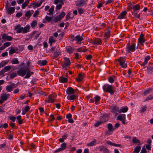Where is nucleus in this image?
I'll list each match as a JSON object with an SVG mask.
<instances>
[{"label":"nucleus","instance_id":"nucleus-1","mask_svg":"<svg viewBox=\"0 0 153 153\" xmlns=\"http://www.w3.org/2000/svg\"><path fill=\"white\" fill-rule=\"evenodd\" d=\"M17 74L22 76H24L26 74V75L24 77L25 79L29 78L31 75L33 74V72H31L30 71L29 67L25 68V69L20 68L17 71Z\"/></svg>","mask_w":153,"mask_h":153},{"label":"nucleus","instance_id":"nucleus-2","mask_svg":"<svg viewBox=\"0 0 153 153\" xmlns=\"http://www.w3.org/2000/svg\"><path fill=\"white\" fill-rule=\"evenodd\" d=\"M102 88L104 92H109L111 94H114V91L113 89V87L111 85L106 84L103 86Z\"/></svg>","mask_w":153,"mask_h":153},{"label":"nucleus","instance_id":"nucleus-3","mask_svg":"<svg viewBox=\"0 0 153 153\" xmlns=\"http://www.w3.org/2000/svg\"><path fill=\"white\" fill-rule=\"evenodd\" d=\"M30 26L29 25H27L24 27H22L19 28L17 30V32L18 33L22 32L23 33H25L29 31Z\"/></svg>","mask_w":153,"mask_h":153},{"label":"nucleus","instance_id":"nucleus-4","mask_svg":"<svg viewBox=\"0 0 153 153\" xmlns=\"http://www.w3.org/2000/svg\"><path fill=\"white\" fill-rule=\"evenodd\" d=\"M43 0H40L36 2H33L31 3L29 5L30 7L35 9L40 7L43 2Z\"/></svg>","mask_w":153,"mask_h":153},{"label":"nucleus","instance_id":"nucleus-5","mask_svg":"<svg viewBox=\"0 0 153 153\" xmlns=\"http://www.w3.org/2000/svg\"><path fill=\"white\" fill-rule=\"evenodd\" d=\"M7 13L9 14H12L15 11V7H10V5L7 4L5 5Z\"/></svg>","mask_w":153,"mask_h":153},{"label":"nucleus","instance_id":"nucleus-6","mask_svg":"<svg viewBox=\"0 0 153 153\" xmlns=\"http://www.w3.org/2000/svg\"><path fill=\"white\" fill-rule=\"evenodd\" d=\"M126 59L125 57H121L119 59V62L120 63V64L123 68H125L127 67V65L125 63Z\"/></svg>","mask_w":153,"mask_h":153},{"label":"nucleus","instance_id":"nucleus-7","mask_svg":"<svg viewBox=\"0 0 153 153\" xmlns=\"http://www.w3.org/2000/svg\"><path fill=\"white\" fill-rule=\"evenodd\" d=\"M63 0H55L54 1V3L55 4H57L59 3H60L57 5L56 6V9L59 10L61 9L62 6V4H63Z\"/></svg>","mask_w":153,"mask_h":153},{"label":"nucleus","instance_id":"nucleus-8","mask_svg":"<svg viewBox=\"0 0 153 153\" xmlns=\"http://www.w3.org/2000/svg\"><path fill=\"white\" fill-rule=\"evenodd\" d=\"M66 148V144L65 143H62L61 146V147L58 148V149L56 150L55 152L54 153L58 152H59L62 151V150H64Z\"/></svg>","mask_w":153,"mask_h":153},{"label":"nucleus","instance_id":"nucleus-9","mask_svg":"<svg viewBox=\"0 0 153 153\" xmlns=\"http://www.w3.org/2000/svg\"><path fill=\"white\" fill-rule=\"evenodd\" d=\"M16 87V86L15 85V83H13L10 85L7 86L6 87V89L8 92H10Z\"/></svg>","mask_w":153,"mask_h":153},{"label":"nucleus","instance_id":"nucleus-10","mask_svg":"<svg viewBox=\"0 0 153 153\" xmlns=\"http://www.w3.org/2000/svg\"><path fill=\"white\" fill-rule=\"evenodd\" d=\"M111 110L112 112L116 114L117 112L119 113L120 110L118 107L115 105H112L111 108Z\"/></svg>","mask_w":153,"mask_h":153},{"label":"nucleus","instance_id":"nucleus-11","mask_svg":"<svg viewBox=\"0 0 153 153\" xmlns=\"http://www.w3.org/2000/svg\"><path fill=\"white\" fill-rule=\"evenodd\" d=\"M135 45L133 44L130 46H128L127 48V49L126 50L127 52L128 53H129L130 51H134L135 49Z\"/></svg>","mask_w":153,"mask_h":153},{"label":"nucleus","instance_id":"nucleus-12","mask_svg":"<svg viewBox=\"0 0 153 153\" xmlns=\"http://www.w3.org/2000/svg\"><path fill=\"white\" fill-rule=\"evenodd\" d=\"M2 36V39L4 40H7L8 41H11L13 39V38L11 36L7 35L5 33L1 34Z\"/></svg>","mask_w":153,"mask_h":153},{"label":"nucleus","instance_id":"nucleus-13","mask_svg":"<svg viewBox=\"0 0 153 153\" xmlns=\"http://www.w3.org/2000/svg\"><path fill=\"white\" fill-rule=\"evenodd\" d=\"M86 2L84 0H79L76 2V5L78 7H81L85 4Z\"/></svg>","mask_w":153,"mask_h":153},{"label":"nucleus","instance_id":"nucleus-14","mask_svg":"<svg viewBox=\"0 0 153 153\" xmlns=\"http://www.w3.org/2000/svg\"><path fill=\"white\" fill-rule=\"evenodd\" d=\"M108 119V115L107 114L103 115L100 117V120L102 121L103 123L106 122Z\"/></svg>","mask_w":153,"mask_h":153},{"label":"nucleus","instance_id":"nucleus-15","mask_svg":"<svg viewBox=\"0 0 153 153\" xmlns=\"http://www.w3.org/2000/svg\"><path fill=\"white\" fill-rule=\"evenodd\" d=\"M99 150L100 151H103V153H110L109 150L103 146H100L99 148Z\"/></svg>","mask_w":153,"mask_h":153},{"label":"nucleus","instance_id":"nucleus-16","mask_svg":"<svg viewBox=\"0 0 153 153\" xmlns=\"http://www.w3.org/2000/svg\"><path fill=\"white\" fill-rule=\"evenodd\" d=\"M145 40L144 39V35L143 34H141L140 37L138 39V42L141 44L144 42Z\"/></svg>","mask_w":153,"mask_h":153},{"label":"nucleus","instance_id":"nucleus-17","mask_svg":"<svg viewBox=\"0 0 153 153\" xmlns=\"http://www.w3.org/2000/svg\"><path fill=\"white\" fill-rule=\"evenodd\" d=\"M93 44L100 45L102 43L101 40L100 38H97L93 40L91 42Z\"/></svg>","mask_w":153,"mask_h":153},{"label":"nucleus","instance_id":"nucleus-18","mask_svg":"<svg viewBox=\"0 0 153 153\" xmlns=\"http://www.w3.org/2000/svg\"><path fill=\"white\" fill-rule=\"evenodd\" d=\"M54 97L51 94L48 96V101H47L45 100V101L46 102H48L50 103H52L54 101Z\"/></svg>","mask_w":153,"mask_h":153},{"label":"nucleus","instance_id":"nucleus-19","mask_svg":"<svg viewBox=\"0 0 153 153\" xmlns=\"http://www.w3.org/2000/svg\"><path fill=\"white\" fill-rule=\"evenodd\" d=\"M66 92L69 95L74 94L75 91L72 88L69 87L67 89Z\"/></svg>","mask_w":153,"mask_h":153},{"label":"nucleus","instance_id":"nucleus-20","mask_svg":"<svg viewBox=\"0 0 153 153\" xmlns=\"http://www.w3.org/2000/svg\"><path fill=\"white\" fill-rule=\"evenodd\" d=\"M126 119V115L125 114H121L118 115L117 117V120L121 121Z\"/></svg>","mask_w":153,"mask_h":153},{"label":"nucleus","instance_id":"nucleus-21","mask_svg":"<svg viewBox=\"0 0 153 153\" xmlns=\"http://www.w3.org/2000/svg\"><path fill=\"white\" fill-rule=\"evenodd\" d=\"M74 51V49L71 46H68L66 48L65 51L68 52L70 54L72 53H73Z\"/></svg>","mask_w":153,"mask_h":153},{"label":"nucleus","instance_id":"nucleus-22","mask_svg":"<svg viewBox=\"0 0 153 153\" xmlns=\"http://www.w3.org/2000/svg\"><path fill=\"white\" fill-rule=\"evenodd\" d=\"M60 20H43V22L44 23L47 22H51L53 24V22H58V20L60 21Z\"/></svg>","mask_w":153,"mask_h":153},{"label":"nucleus","instance_id":"nucleus-23","mask_svg":"<svg viewBox=\"0 0 153 153\" xmlns=\"http://www.w3.org/2000/svg\"><path fill=\"white\" fill-rule=\"evenodd\" d=\"M60 54L59 49L57 48L56 51L54 52L53 58H56L58 57Z\"/></svg>","mask_w":153,"mask_h":153},{"label":"nucleus","instance_id":"nucleus-24","mask_svg":"<svg viewBox=\"0 0 153 153\" xmlns=\"http://www.w3.org/2000/svg\"><path fill=\"white\" fill-rule=\"evenodd\" d=\"M131 8H132L134 10L136 11L139 10L140 8V6L138 4L135 5H131Z\"/></svg>","mask_w":153,"mask_h":153},{"label":"nucleus","instance_id":"nucleus-25","mask_svg":"<svg viewBox=\"0 0 153 153\" xmlns=\"http://www.w3.org/2000/svg\"><path fill=\"white\" fill-rule=\"evenodd\" d=\"M47 63V61L46 60H39L37 62V63L40 65H45Z\"/></svg>","mask_w":153,"mask_h":153},{"label":"nucleus","instance_id":"nucleus-26","mask_svg":"<svg viewBox=\"0 0 153 153\" xmlns=\"http://www.w3.org/2000/svg\"><path fill=\"white\" fill-rule=\"evenodd\" d=\"M150 59V57L149 56H147L145 58L144 61L141 65L142 66H144L146 65L148 62V61Z\"/></svg>","mask_w":153,"mask_h":153},{"label":"nucleus","instance_id":"nucleus-27","mask_svg":"<svg viewBox=\"0 0 153 153\" xmlns=\"http://www.w3.org/2000/svg\"><path fill=\"white\" fill-rule=\"evenodd\" d=\"M29 3V0H26L22 5V8L23 9H25Z\"/></svg>","mask_w":153,"mask_h":153},{"label":"nucleus","instance_id":"nucleus-28","mask_svg":"<svg viewBox=\"0 0 153 153\" xmlns=\"http://www.w3.org/2000/svg\"><path fill=\"white\" fill-rule=\"evenodd\" d=\"M18 49L17 48H11L9 51V54L11 55L12 54L15 53L16 51H17Z\"/></svg>","mask_w":153,"mask_h":153},{"label":"nucleus","instance_id":"nucleus-29","mask_svg":"<svg viewBox=\"0 0 153 153\" xmlns=\"http://www.w3.org/2000/svg\"><path fill=\"white\" fill-rule=\"evenodd\" d=\"M126 11H124L122 12L120 14V15L119 16V18L120 19H125L126 18L125 16L126 14Z\"/></svg>","mask_w":153,"mask_h":153},{"label":"nucleus","instance_id":"nucleus-30","mask_svg":"<svg viewBox=\"0 0 153 153\" xmlns=\"http://www.w3.org/2000/svg\"><path fill=\"white\" fill-rule=\"evenodd\" d=\"M147 71L149 74H153V67H148Z\"/></svg>","mask_w":153,"mask_h":153},{"label":"nucleus","instance_id":"nucleus-31","mask_svg":"<svg viewBox=\"0 0 153 153\" xmlns=\"http://www.w3.org/2000/svg\"><path fill=\"white\" fill-rule=\"evenodd\" d=\"M128 109V108L127 107H122L120 109V110L119 113H120L121 112L123 113L126 112L127 111Z\"/></svg>","mask_w":153,"mask_h":153},{"label":"nucleus","instance_id":"nucleus-32","mask_svg":"<svg viewBox=\"0 0 153 153\" xmlns=\"http://www.w3.org/2000/svg\"><path fill=\"white\" fill-rule=\"evenodd\" d=\"M54 6H52L51 8L47 12V13L48 14L51 15L52 14L54 11Z\"/></svg>","mask_w":153,"mask_h":153},{"label":"nucleus","instance_id":"nucleus-33","mask_svg":"<svg viewBox=\"0 0 153 153\" xmlns=\"http://www.w3.org/2000/svg\"><path fill=\"white\" fill-rule=\"evenodd\" d=\"M76 41L77 42H80L83 39L82 36H80L79 35H77L75 37Z\"/></svg>","mask_w":153,"mask_h":153},{"label":"nucleus","instance_id":"nucleus-34","mask_svg":"<svg viewBox=\"0 0 153 153\" xmlns=\"http://www.w3.org/2000/svg\"><path fill=\"white\" fill-rule=\"evenodd\" d=\"M49 43L50 44V45L52 46V44L55 42V39H53V36H52L50 37L49 39Z\"/></svg>","mask_w":153,"mask_h":153},{"label":"nucleus","instance_id":"nucleus-35","mask_svg":"<svg viewBox=\"0 0 153 153\" xmlns=\"http://www.w3.org/2000/svg\"><path fill=\"white\" fill-rule=\"evenodd\" d=\"M110 31L109 30H108L107 32L105 33V39H108L110 37Z\"/></svg>","mask_w":153,"mask_h":153},{"label":"nucleus","instance_id":"nucleus-36","mask_svg":"<svg viewBox=\"0 0 153 153\" xmlns=\"http://www.w3.org/2000/svg\"><path fill=\"white\" fill-rule=\"evenodd\" d=\"M97 143V142L96 140H94L92 141L91 142L87 144V146H95Z\"/></svg>","mask_w":153,"mask_h":153},{"label":"nucleus","instance_id":"nucleus-37","mask_svg":"<svg viewBox=\"0 0 153 153\" xmlns=\"http://www.w3.org/2000/svg\"><path fill=\"white\" fill-rule=\"evenodd\" d=\"M11 62L13 64H16L19 63V62L16 58L13 59L11 61Z\"/></svg>","mask_w":153,"mask_h":153},{"label":"nucleus","instance_id":"nucleus-38","mask_svg":"<svg viewBox=\"0 0 153 153\" xmlns=\"http://www.w3.org/2000/svg\"><path fill=\"white\" fill-rule=\"evenodd\" d=\"M141 149V147L140 146L136 147L134 149L133 153H138Z\"/></svg>","mask_w":153,"mask_h":153},{"label":"nucleus","instance_id":"nucleus-39","mask_svg":"<svg viewBox=\"0 0 153 153\" xmlns=\"http://www.w3.org/2000/svg\"><path fill=\"white\" fill-rule=\"evenodd\" d=\"M59 80L61 81V82L65 83L67 82L68 79L62 76L60 77Z\"/></svg>","mask_w":153,"mask_h":153},{"label":"nucleus","instance_id":"nucleus-40","mask_svg":"<svg viewBox=\"0 0 153 153\" xmlns=\"http://www.w3.org/2000/svg\"><path fill=\"white\" fill-rule=\"evenodd\" d=\"M7 97H8L7 94H3L1 96V99L3 100L4 101H5L7 100Z\"/></svg>","mask_w":153,"mask_h":153},{"label":"nucleus","instance_id":"nucleus-41","mask_svg":"<svg viewBox=\"0 0 153 153\" xmlns=\"http://www.w3.org/2000/svg\"><path fill=\"white\" fill-rule=\"evenodd\" d=\"M64 59L65 61V63L67 65H68L69 66L71 64V62L70 60L68 58L65 57L64 58Z\"/></svg>","mask_w":153,"mask_h":153},{"label":"nucleus","instance_id":"nucleus-42","mask_svg":"<svg viewBox=\"0 0 153 153\" xmlns=\"http://www.w3.org/2000/svg\"><path fill=\"white\" fill-rule=\"evenodd\" d=\"M76 98V96L75 95H73L70 96H68L67 97L68 100H73L75 99Z\"/></svg>","mask_w":153,"mask_h":153},{"label":"nucleus","instance_id":"nucleus-43","mask_svg":"<svg viewBox=\"0 0 153 153\" xmlns=\"http://www.w3.org/2000/svg\"><path fill=\"white\" fill-rule=\"evenodd\" d=\"M108 128L109 131H113L115 128H113V126L111 123H109L108 125Z\"/></svg>","mask_w":153,"mask_h":153},{"label":"nucleus","instance_id":"nucleus-44","mask_svg":"<svg viewBox=\"0 0 153 153\" xmlns=\"http://www.w3.org/2000/svg\"><path fill=\"white\" fill-rule=\"evenodd\" d=\"M17 74L15 72H12L10 75V78L11 79H13L16 76Z\"/></svg>","mask_w":153,"mask_h":153},{"label":"nucleus","instance_id":"nucleus-45","mask_svg":"<svg viewBox=\"0 0 153 153\" xmlns=\"http://www.w3.org/2000/svg\"><path fill=\"white\" fill-rule=\"evenodd\" d=\"M8 61H3L0 64V67H2L4 66L5 65L7 64Z\"/></svg>","mask_w":153,"mask_h":153},{"label":"nucleus","instance_id":"nucleus-46","mask_svg":"<svg viewBox=\"0 0 153 153\" xmlns=\"http://www.w3.org/2000/svg\"><path fill=\"white\" fill-rule=\"evenodd\" d=\"M132 142L134 143H140V141L137 139L136 137H134L133 138L132 140Z\"/></svg>","mask_w":153,"mask_h":153},{"label":"nucleus","instance_id":"nucleus-47","mask_svg":"<svg viewBox=\"0 0 153 153\" xmlns=\"http://www.w3.org/2000/svg\"><path fill=\"white\" fill-rule=\"evenodd\" d=\"M40 12V11L39 10H36L35 11L34 14H33V16L35 17H36L38 16V15H39V14Z\"/></svg>","mask_w":153,"mask_h":153},{"label":"nucleus","instance_id":"nucleus-48","mask_svg":"<svg viewBox=\"0 0 153 153\" xmlns=\"http://www.w3.org/2000/svg\"><path fill=\"white\" fill-rule=\"evenodd\" d=\"M82 74H80L78 75V77L76 79V80L78 82H80L82 81Z\"/></svg>","mask_w":153,"mask_h":153},{"label":"nucleus","instance_id":"nucleus-49","mask_svg":"<svg viewBox=\"0 0 153 153\" xmlns=\"http://www.w3.org/2000/svg\"><path fill=\"white\" fill-rule=\"evenodd\" d=\"M95 100V103L97 104L98 102L100 99V97L98 96L97 95L94 97Z\"/></svg>","mask_w":153,"mask_h":153},{"label":"nucleus","instance_id":"nucleus-50","mask_svg":"<svg viewBox=\"0 0 153 153\" xmlns=\"http://www.w3.org/2000/svg\"><path fill=\"white\" fill-rule=\"evenodd\" d=\"M31 15L32 14L30 11H26L25 13V16L26 17H27L28 18H30Z\"/></svg>","mask_w":153,"mask_h":153},{"label":"nucleus","instance_id":"nucleus-51","mask_svg":"<svg viewBox=\"0 0 153 153\" xmlns=\"http://www.w3.org/2000/svg\"><path fill=\"white\" fill-rule=\"evenodd\" d=\"M65 15V13L63 12H62L59 15V19H62L64 18Z\"/></svg>","mask_w":153,"mask_h":153},{"label":"nucleus","instance_id":"nucleus-52","mask_svg":"<svg viewBox=\"0 0 153 153\" xmlns=\"http://www.w3.org/2000/svg\"><path fill=\"white\" fill-rule=\"evenodd\" d=\"M153 99V95H151L148 96L145 100V101H148Z\"/></svg>","mask_w":153,"mask_h":153},{"label":"nucleus","instance_id":"nucleus-53","mask_svg":"<svg viewBox=\"0 0 153 153\" xmlns=\"http://www.w3.org/2000/svg\"><path fill=\"white\" fill-rule=\"evenodd\" d=\"M11 68V66L10 65H8L5 66L4 67L3 70L5 71V72L8 71Z\"/></svg>","mask_w":153,"mask_h":153},{"label":"nucleus","instance_id":"nucleus-54","mask_svg":"<svg viewBox=\"0 0 153 153\" xmlns=\"http://www.w3.org/2000/svg\"><path fill=\"white\" fill-rule=\"evenodd\" d=\"M103 123V122L102 121H101L97 122L95 124L94 126L95 127H98L102 123Z\"/></svg>","mask_w":153,"mask_h":153},{"label":"nucleus","instance_id":"nucleus-55","mask_svg":"<svg viewBox=\"0 0 153 153\" xmlns=\"http://www.w3.org/2000/svg\"><path fill=\"white\" fill-rule=\"evenodd\" d=\"M152 91V89L151 88H149L147 90L145 91L144 92L143 94L144 95H146L147 94H149L150 92Z\"/></svg>","mask_w":153,"mask_h":153},{"label":"nucleus","instance_id":"nucleus-56","mask_svg":"<svg viewBox=\"0 0 153 153\" xmlns=\"http://www.w3.org/2000/svg\"><path fill=\"white\" fill-rule=\"evenodd\" d=\"M37 22L36 21H33L31 24V25L33 27H35L37 25Z\"/></svg>","mask_w":153,"mask_h":153},{"label":"nucleus","instance_id":"nucleus-57","mask_svg":"<svg viewBox=\"0 0 153 153\" xmlns=\"http://www.w3.org/2000/svg\"><path fill=\"white\" fill-rule=\"evenodd\" d=\"M146 106L143 107L140 110V112L142 113L145 112L146 110Z\"/></svg>","mask_w":153,"mask_h":153},{"label":"nucleus","instance_id":"nucleus-58","mask_svg":"<svg viewBox=\"0 0 153 153\" xmlns=\"http://www.w3.org/2000/svg\"><path fill=\"white\" fill-rule=\"evenodd\" d=\"M11 45V43L10 42H6L4 43L3 44V45L5 47V48H6L9 46Z\"/></svg>","mask_w":153,"mask_h":153},{"label":"nucleus","instance_id":"nucleus-59","mask_svg":"<svg viewBox=\"0 0 153 153\" xmlns=\"http://www.w3.org/2000/svg\"><path fill=\"white\" fill-rule=\"evenodd\" d=\"M106 143L108 145H110L111 146H113V145H115L114 143H112L110 141L108 140L106 141Z\"/></svg>","mask_w":153,"mask_h":153},{"label":"nucleus","instance_id":"nucleus-60","mask_svg":"<svg viewBox=\"0 0 153 153\" xmlns=\"http://www.w3.org/2000/svg\"><path fill=\"white\" fill-rule=\"evenodd\" d=\"M72 14L71 13H68L66 16V19H68V18H71V15H72Z\"/></svg>","mask_w":153,"mask_h":153},{"label":"nucleus","instance_id":"nucleus-61","mask_svg":"<svg viewBox=\"0 0 153 153\" xmlns=\"http://www.w3.org/2000/svg\"><path fill=\"white\" fill-rule=\"evenodd\" d=\"M22 12H19L17 13L16 14V16L17 17H19L21 16L22 15Z\"/></svg>","mask_w":153,"mask_h":153},{"label":"nucleus","instance_id":"nucleus-62","mask_svg":"<svg viewBox=\"0 0 153 153\" xmlns=\"http://www.w3.org/2000/svg\"><path fill=\"white\" fill-rule=\"evenodd\" d=\"M108 80L109 82L111 83H113L114 82V80L112 77H110L108 79Z\"/></svg>","mask_w":153,"mask_h":153},{"label":"nucleus","instance_id":"nucleus-63","mask_svg":"<svg viewBox=\"0 0 153 153\" xmlns=\"http://www.w3.org/2000/svg\"><path fill=\"white\" fill-rule=\"evenodd\" d=\"M16 119V117L14 116H12L10 117V119L13 122H14L15 121Z\"/></svg>","mask_w":153,"mask_h":153},{"label":"nucleus","instance_id":"nucleus-64","mask_svg":"<svg viewBox=\"0 0 153 153\" xmlns=\"http://www.w3.org/2000/svg\"><path fill=\"white\" fill-rule=\"evenodd\" d=\"M146 150L144 148H143L140 153H146Z\"/></svg>","mask_w":153,"mask_h":153}]
</instances>
